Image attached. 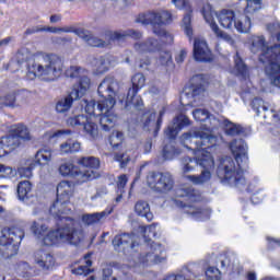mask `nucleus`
Wrapping results in <instances>:
<instances>
[{
    "mask_svg": "<svg viewBox=\"0 0 280 280\" xmlns=\"http://www.w3.org/2000/svg\"><path fill=\"white\" fill-rule=\"evenodd\" d=\"M114 248H119L122 246L124 248H135V235L130 234H122L117 235L113 240Z\"/></svg>",
    "mask_w": 280,
    "mask_h": 280,
    "instance_id": "obj_25",
    "label": "nucleus"
},
{
    "mask_svg": "<svg viewBox=\"0 0 280 280\" xmlns=\"http://www.w3.org/2000/svg\"><path fill=\"white\" fill-rule=\"evenodd\" d=\"M114 159L115 161L120 163V167H126V165H128V163L130 162V156H128L127 154H116Z\"/></svg>",
    "mask_w": 280,
    "mask_h": 280,
    "instance_id": "obj_52",
    "label": "nucleus"
},
{
    "mask_svg": "<svg viewBox=\"0 0 280 280\" xmlns=\"http://www.w3.org/2000/svg\"><path fill=\"white\" fill-rule=\"evenodd\" d=\"M234 71L236 72V75L243 78V80H246L249 75L248 66L244 62L240 52H236L234 56Z\"/></svg>",
    "mask_w": 280,
    "mask_h": 280,
    "instance_id": "obj_26",
    "label": "nucleus"
},
{
    "mask_svg": "<svg viewBox=\"0 0 280 280\" xmlns=\"http://www.w3.org/2000/svg\"><path fill=\"white\" fill-rule=\"evenodd\" d=\"M218 19L221 26H223L225 30H231L233 24H235V11L223 9L219 13Z\"/></svg>",
    "mask_w": 280,
    "mask_h": 280,
    "instance_id": "obj_23",
    "label": "nucleus"
},
{
    "mask_svg": "<svg viewBox=\"0 0 280 280\" xmlns=\"http://www.w3.org/2000/svg\"><path fill=\"white\" fill-rule=\"evenodd\" d=\"M199 12L206 23H208V25H211V2H209V0L201 2L199 7Z\"/></svg>",
    "mask_w": 280,
    "mask_h": 280,
    "instance_id": "obj_38",
    "label": "nucleus"
},
{
    "mask_svg": "<svg viewBox=\"0 0 280 280\" xmlns=\"http://www.w3.org/2000/svg\"><path fill=\"white\" fill-rule=\"evenodd\" d=\"M167 259L165 248L161 244L154 243L150 252L140 256L139 264L142 266H154V264H163Z\"/></svg>",
    "mask_w": 280,
    "mask_h": 280,
    "instance_id": "obj_14",
    "label": "nucleus"
},
{
    "mask_svg": "<svg viewBox=\"0 0 280 280\" xmlns=\"http://www.w3.org/2000/svg\"><path fill=\"white\" fill-rule=\"evenodd\" d=\"M247 280H257V275L255 272H249L247 275Z\"/></svg>",
    "mask_w": 280,
    "mask_h": 280,
    "instance_id": "obj_62",
    "label": "nucleus"
},
{
    "mask_svg": "<svg viewBox=\"0 0 280 280\" xmlns=\"http://www.w3.org/2000/svg\"><path fill=\"white\" fill-rule=\"evenodd\" d=\"M36 240L44 246H58V244H78L82 233L75 231L72 225H65L55 230H49L46 224L34 221L31 226Z\"/></svg>",
    "mask_w": 280,
    "mask_h": 280,
    "instance_id": "obj_4",
    "label": "nucleus"
},
{
    "mask_svg": "<svg viewBox=\"0 0 280 280\" xmlns=\"http://www.w3.org/2000/svg\"><path fill=\"white\" fill-rule=\"evenodd\" d=\"M185 126H189V118L185 115H179L173 120V125L168 127L166 135L170 139H174Z\"/></svg>",
    "mask_w": 280,
    "mask_h": 280,
    "instance_id": "obj_22",
    "label": "nucleus"
},
{
    "mask_svg": "<svg viewBox=\"0 0 280 280\" xmlns=\"http://www.w3.org/2000/svg\"><path fill=\"white\" fill-rule=\"evenodd\" d=\"M113 210L106 212H97V213H92V214H84L82 217V222H84V224L91 225V224H97V222H100L103 218H106V215H110V212Z\"/></svg>",
    "mask_w": 280,
    "mask_h": 280,
    "instance_id": "obj_33",
    "label": "nucleus"
},
{
    "mask_svg": "<svg viewBox=\"0 0 280 280\" xmlns=\"http://www.w3.org/2000/svg\"><path fill=\"white\" fill-rule=\"evenodd\" d=\"M118 194V196L116 197V202H121V200H122V196H124V194H121V192H117Z\"/></svg>",
    "mask_w": 280,
    "mask_h": 280,
    "instance_id": "obj_64",
    "label": "nucleus"
},
{
    "mask_svg": "<svg viewBox=\"0 0 280 280\" xmlns=\"http://www.w3.org/2000/svg\"><path fill=\"white\" fill-rule=\"evenodd\" d=\"M32 56V51H30L27 47H22L14 55L10 65H14V62H16V65H23V62H27V60H31Z\"/></svg>",
    "mask_w": 280,
    "mask_h": 280,
    "instance_id": "obj_29",
    "label": "nucleus"
},
{
    "mask_svg": "<svg viewBox=\"0 0 280 280\" xmlns=\"http://www.w3.org/2000/svg\"><path fill=\"white\" fill-rule=\"evenodd\" d=\"M138 232L140 235H158V233H161V228L156 224H151L149 226H139Z\"/></svg>",
    "mask_w": 280,
    "mask_h": 280,
    "instance_id": "obj_43",
    "label": "nucleus"
},
{
    "mask_svg": "<svg viewBox=\"0 0 280 280\" xmlns=\"http://www.w3.org/2000/svg\"><path fill=\"white\" fill-rule=\"evenodd\" d=\"M211 30L215 34L217 38H221L222 40H229V34L220 30V26H218V24L213 20L211 21Z\"/></svg>",
    "mask_w": 280,
    "mask_h": 280,
    "instance_id": "obj_47",
    "label": "nucleus"
},
{
    "mask_svg": "<svg viewBox=\"0 0 280 280\" xmlns=\"http://www.w3.org/2000/svg\"><path fill=\"white\" fill-rule=\"evenodd\" d=\"M62 59L57 55H39L35 57L32 66L28 67L26 78L28 80H44V82H55L62 75Z\"/></svg>",
    "mask_w": 280,
    "mask_h": 280,
    "instance_id": "obj_6",
    "label": "nucleus"
},
{
    "mask_svg": "<svg viewBox=\"0 0 280 280\" xmlns=\"http://www.w3.org/2000/svg\"><path fill=\"white\" fill-rule=\"evenodd\" d=\"M33 261L35 266H38L40 270H50L52 266H56V258L51 253L45 249H37L33 254Z\"/></svg>",
    "mask_w": 280,
    "mask_h": 280,
    "instance_id": "obj_17",
    "label": "nucleus"
},
{
    "mask_svg": "<svg viewBox=\"0 0 280 280\" xmlns=\"http://www.w3.org/2000/svg\"><path fill=\"white\" fill-rule=\"evenodd\" d=\"M10 43H12V37H7V38L0 40V49L8 47V45H10Z\"/></svg>",
    "mask_w": 280,
    "mask_h": 280,
    "instance_id": "obj_60",
    "label": "nucleus"
},
{
    "mask_svg": "<svg viewBox=\"0 0 280 280\" xmlns=\"http://www.w3.org/2000/svg\"><path fill=\"white\" fill-rule=\"evenodd\" d=\"M136 51L139 54H159L163 48L159 39L154 37H149L143 44L135 45Z\"/></svg>",
    "mask_w": 280,
    "mask_h": 280,
    "instance_id": "obj_21",
    "label": "nucleus"
},
{
    "mask_svg": "<svg viewBox=\"0 0 280 280\" xmlns=\"http://www.w3.org/2000/svg\"><path fill=\"white\" fill-rule=\"evenodd\" d=\"M81 148L82 145L80 142L75 140H68L59 145L58 154H60V156H65V154H75V152H80Z\"/></svg>",
    "mask_w": 280,
    "mask_h": 280,
    "instance_id": "obj_24",
    "label": "nucleus"
},
{
    "mask_svg": "<svg viewBox=\"0 0 280 280\" xmlns=\"http://www.w3.org/2000/svg\"><path fill=\"white\" fill-rule=\"evenodd\" d=\"M128 183V176L120 175L116 182L117 185V194H125L124 187H126Z\"/></svg>",
    "mask_w": 280,
    "mask_h": 280,
    "instance_id": "obj_49",
    "label": "nucleus"
},
{
    "mask_svg": "<svg viewBox=\"0 0 280 280\" xmlns=\"http://www.w3.org/2000/svg\"><path fill=\"white\" fill-rule=\"evenodd\" d=\"M61 135H69V131H47L44 135L45 141H51V139H56L57 137H61Z\"/></svg>",
    "mask_w": 280,
    "mask_h": 280,
    "instance_id": "obj_51",
    "label": "nucleus"
},
{
    "mask_svg": "<svg viewBox=\"0 0 280 280\" xmlns=\"http://www.w3.org/2000/svg\"><path fill=\"white\" fill-rule=\"evenodd\" d=\"M201 130L183 136L184 145L189 150H194L197 164L203 167L200 176H187L188 180L194 185H202L211 178V172L209 171L211 165V129L203 125Z\"/></svg>",
    "mask_w": 280,
    "mask_h": 280,
    "instance_id": "obj_3",
    "label": "nucleus"
},
{
    "mask_svg": "<svg viewBox=\"0 0 280 280\" xmlns=\"http://www.w3.org/2000/svg\"><path fill=\"white\" fill-rule=\"evenodd\" d=\"M245 16H253V14H257L264 8V0H245Z\"/></svg>",
    "mask_w": 280,
    "mask_h": 280,
    "instance_id": "obj_28",
    "label": "nucleus"
},
{
    "mask_svg": "<svg viewBox=\"0 0 280 280\" xmlns=\"http://www.w3.org/2000/svg\"><path fill=\"white\" fill-rule=\"evenodd\" d=\"M35 159L39 165H48L51 163V159H54V151L51 149L44 148L36 153Z\"/></svg>",
    "mask_w": 280,
    "mask_h": 280,
    "instance_id": "obj_30",
    "label": "nucleus"
},
{
    "mask_svg": "<svg viewBox=\"0 0 280 280\" xmlns=\"http://www.w3.org/2000/svg\"><path fill=\"white\" fill-rule=\"evenodd\" d=\"M180 191H183V190H179V191L177 192V196H179V197L189 196V191H187V190H185L184 192H180Z\"/></svg>",
    "mask_w": 280,
    "mask_h": 280,
    "instance_id": "obj_63",
    "label": "nucleus"
},
{
    "mask_svg": "<svg viewBox=\"0 0 280 280\" xmlns=\"http://www.w3.org/2000/svg\"><path fill=\"white\" fill-rule=\"evenodd\" d=\"M75 187L73 183L62 180L57 185V200L50 207V214L54 215L57 220H66L69 222L71 218L67 217L71 213V208H69V202L73 196Z\"/></svg>",
    "mask_w": 280,
    "mask_h": 280,
    "instance_id": "obj_8",
    "label": "nucleus"
},
{
    "mask_svg": "<svg viewBox=\"0 0 280 280\" xmlns=\"http://www.w3.org/2000/svg\"><path fill=\"white\" fill-rule=\"evenodd\" d=\"M21 145L19 137L15 135L4 136L0 139V159L1 156H5V154H10V152L16 150Z\"/></svg>",
    "mask_w": 280,
    "mask_h": 280,
    "instance_id": "obj_20",
    "label": "nucleus"
},
{
    "mask_svg": "<svg viewBox=\"0 0 280 280\" xmlns=\"http://www.w3.org/2000/svg\"><path fill=\"white\" fill-rule=\"evenodd\" d=\"M158 62L163 67H170L172 65V52L162 48L156 55Z\"/></svg>",
    "mask_w": 280,
    "mask_h": 280,
    "instance_id": "obj_42",
    "label": "nucleus"
},
{
    "mask_svg": "<svg viewBox=\"0 0 280 280\" xmlns=\"http://www.w3.org/2000/svg\"><path fill=\"white\" fill-rule=\"evenodd\" d=\"M211 148H223L226 145V141L224 137H222V132H224L228 137H240V135H244L246 129L242 127V125H237L232 122L229 119H220L212 116L211 118Z\"/></svg>",
    "mask_w": 280,
    "mask_h": 280,
    "instance_id": "obj_7",
    "label": "nucleus"
},
{
    "mask_svg": "<svg viewBox=\"0 0 280 280\" xmlns=\"http://www.w3.org/2000/svg\"><path fill=\"white\" fill-rule=\"evenodd\" d=\"M19 174H20L21 178H32V168L22 167L19 170Z\"/></svg>",
    "mask_w": 280,
    "mask_h": 280,
    "instance_id": "obj_55",
    "label": "nucleus"
},
{
    "mask_svg": "<svg viewBox=\"0 0 280 280\" xmlns=\"http://www.w3.org/2000/svg\"><path fill=\"white\" fill-rule=\"evenodd\" d=\"M109 143L112 148H118V145H121V143H124V133L114 131L109 137Z\"/></svg>",
    "mask_w": 280,
    "mask_h": 280,
    "instance_id": "obj_45",
    "label": "nucleus"
},
{
    "mask_svg": "<svg viewBox=\"0 0 280 280\" xmlns=\"http://www.w3.org/2000/svg\"><path fill=\"white\" fill-rule=\"evenodd\" d=\"M86 40L91 47H104V42L97 37H88Z\"/></svg>",
    "mask_w": 280,
    "mask_h": 280,
    "instance_id": "obj_53",
    "label": "nucleus"
},
{
    "mask_svg": "<svg viewBox=\"0 0 280 280\" xmlns=\"http://www.w3.org/2000/svg\"><path fill=\"white\" fill-rule=\"evenodd\" d=\"M185 58H187V51L180 50V51L177 54L175 60H176V62H183V61L185 60Z\"/></svg>",
    "mask_w": 280,
    "mask_h": 280,
    "instance_id": "obj_59",
    "label": "nucleus"
},
{
    "mask_svg": "<svg viewBox=\"0 0 280 280\" xmlns=\"http://www.w3.org/2000/svg\"><path fill=\"white\" fill-rule=\"evenodd\" d=\"M11 132L18 137V139H22L23 141H31L32 133H30V129H27L25 126H14L11 128Z\"/></svg>",
    "mask_w": 280,
    "mask_h": 280,
    "instance_id": "obj_36",
    "label": "nucleus"
},
{
    "mask_svg": "<svg viewBox=\"0 0 280 280\" xmlns=\"http://www.w3.org/2000/svg\"><path fill=\"white\" fill-rule=\"evenodd\" d=\"M153 33L155 36H159L161 43L170 44L174 42V36L164 28H156V26L153 27Z\"/></svg>",
    "mask_w": 280,
    "mask_h": 280,
    "instance_id": "obj_39",
    "label": "nucleus"
},
{
    "mask_svg": "<svg viewBox=\"0 0 280 280\" xmlns=\"http://www.w3.org/2000/svg\"><path fill=\"white\" fill-rule=\"evenodd\" d=\"M32 194V183L30 180L20 182L18 185V198L19 200H27Z\"/></svg>",
    "mask_w": 280,
    "mask_h": 280,
    "instance_id": "obj_31",
    "label": "nucleus"
},
{
    "mask_svg": "<svg viewBox=\"0 0 280 280\" xmlns=\"http://www.w3.org/2000/svg\"><path fill=\"white\" fill-rule=\"evenodd\" d=\"M23 231L13 229H3L0 235V250L3 257H14L19 253V246L24 237Z\"/></svg>",
    "mask_w": 280,
    "mask_h": 280,
    "instance_id": "obj_9",
    "label": "nucleus"
},
{
    "mask_svg": "<svg viewBox=\"0 0 280 280\" xmlns=\"http://www.w3.org/2000/svg\"><path fill=\"white\" fill-rule=\"evenodd\" d=\"M192 117L196 121H208V124H211V120H209V112L205 109H196L192 112Z\"/></svg>",
    "mask_w": 280,
    "mask_h": 280,
    "instance_id": "obj_46",
    "label": "nucleus"
},
{
    "mask_svg": "<svg viewBox=\"0 0 280 280\" xmlns=\"http://www.w3.org/2000/svg\"><path fill=\"white\" fill-rule=\"evenodd\" d=\"M230 150L234 156H225L219 160L215 174L222 185L229 187H246L244 167L248 166V145L244 139H234L230 143Z\"/></svg>",
    "mask_w": 280,
    "mask_h": 280,
    "instance_id": "obj_2",
    "label": "nucleus"
},
{
    "mask_svg": "<svg viewBox=\"0 0 280 280\" xmlns=\"http://www.w3.org/2000/svg\"><path fill=\"white\" fill-rule=\"evenodd\" d=\"M192 58L197 62H209L211 60V48H209V43L205 37H195Z\"/></svg>",
    "mask_w": 280,
    "mask_h": 280,
    "instance_id": "obj_16",
    "label": "nucleus"
},
{
    "mask_svg": "<svg viewBox=\"0 0 280 280\" xmlns=\"http://www.w3.org/2000/svg\"><path fill=\"white\" fill-rule=\"evenodd\" d=\"M16 270L20 272V275H26V277H36L38 275V271L32 269L30 264L25 261H21L16 265Z\"/></svg>",
    "mask_w": 280,
    "mask_h": 280,
    "instance_id": "obj_40",
    "label": "nucleus"
},
{
    "mask_svg": "<svg viewBox=\"0 0 280 280\" xmlns=\"http://www.w3.org/2000/svg\"><path fill=\"white\" fill-rule=\"evenodd\" d=\"M91 254H88L84 256V261H85V267L84 266H80L77 269H72V275H79V276H86L89 275V272H91V266L93 262H91Z\"/></svg>",
    "mask_w": 280,
    "mask_h": 280,
    "instance_id": "obj_41",
    "label": "nucleus"
},
{
    "mask_svg": "<svg viewBox=\"0 0 280 280\" xmlns=\"http://www.w3.org/2000/svg\"><path fill=\"white\" fill-rule=\"evenodd\" d=\"M67 78L77 79V84L72 86V91L68 96L60 98L56 103V113L65 115V113H69L71 107L73 106V102L77 100H81L84 97L86 93H89V89H91V79L86 75V70L78 67L71 66L66 71Z\"/></svg>",
    "mask_w": 280,
    "mask_h": 280,
    "instance_id": "obj_5",
    "label": "nucleus"
},
{
    "mask_svg": "<svg viewBox=\"0 0 280 280\" xmlns=\"http://www.w3.org/2000/svg\"><path fill=\"white\" fill-rule=\"evenodd\" d=\"M147 183L151 189L160 194H167V191H172L174 187V179H172V175L170 174L151 172L147 176Z\"/></svg>",
    "mask_w": 280,
    "mask_h": 280,
    "instance_id": "obj_12",
    "label": "nucleus"
},
{
    "mask_svg": "<svg viewBox=\"0 0 280 280\" xmlns=\"http://www.w3.org/2000/svg\"><path fill=\"white\" fill-rule=\"evenodd\" d=\"M35 32H50L51 34H62L65 33H71L73 32L71 27H44V28H37Z\"/></svg>",
    "mask_w": 280,
    "mask_h": 280,
    "instance_id": "obj_48",
    "label": "nucleus"
},
{
    "mask_svg": "<svg viewBox=\"0 0 280 280\" xmlns=\"http://www.w3.org/2000/svg\"><path fill=\"white\" fill-rule=\"evenodd\" d=\"M60 21V15H51L50 23H58Z\"/></svg>",
    "mask_w": 280,
    "mask_h": 280,
    "instance_id": "obj_61",
    "label": "nucleus"
},
{
    "mask_svg": "<svg viewBox=\"0 0 280 280\" xmlns=\"http://www.w3.org/2000/svg\"><path fill=\"white\" fill-rule=\"evenodd\" d=\"M131 83L132 88L129 89L127 96H118V100L126 110H132V108L141 110L143 100H141V96L137 95V92L139 89H143L145 86V77L142 73H137L132 77Z\"/></svg>",
    "mask_w": 280,
    "mask_h": 280,
    "instance_id": "obj_10",
    "label": "nucleus"
},
{
    "mask_svg": "<svg viewBox=\"0 0 280 280\" xmlns=\"http://www.w3.org/2000/svg\"><path fill=\"white\" fill-rule=\"evenodd\" d=\"M173 5L177 8V10H185V15L182 20V28L184 30L186 36L191 38L194 36V28L191 27V16L194 14V8L191 7V2L189 0H171Z\"/></svg>",
    "mask_w": 280,
    "mask_h": 280,
    "instance_id": "obj_13",
    "label": "nucleus"
},
{
    "mask_svg": "<svg viewBox=\"0 0 280 280\" xmlns=\"http://www.w3.org/2000/svg\"><path fill=\"white\" fill-rule=\"evenodd\" d=\"M126 36H131V38L139 40V38H141L143 35L139 31L135 30H128L124 33L114 32L110 34L112 40H121V38H126Z\"/></svg>",
    "mask_w": 280,
    "mask_h": 280,
    "instance_id": "obj_35",
    "label": "nucleus"
},
{
    "mask_svg": "<svg viewBox=\"0 0 280 280\" xmlns=\"http://www.w3.org/2000/svg\"><path fill=\"white\" fill-rule=\"evenodd\" d=\"M138 22L142 25H168L172 22V13L170 11L149 12L140 15Z\"/></svg>",
    "mask_w": 280,
    "mask_h": 280,
    "instance_id": "obj_15",
    "label": "nucleus"
},
{
    "mask_svg": "<svg viewBox=\"0 0 280 280\" xmlns=\"http://www.w3.org/2000/svg\"><path fill=\"white\" fill-rule=\"evenodd\" d=\"M135 211L141 218L152 220V212H150V205L145 201H138L135 206Z\"/></svg>",
    "mask_w": 280,
    "mask_h": 280,
    "instance_id": "obj_34",
    "label": "nucleus"
},
{
    "mask_svg": "<svg viewBox=\"0 0 280 280\" xmlns=\"http://www.w3.org/2000/svg\"><path fill=\"white\" fill-rule=\"evenodd\" d=\"M209 89V75L201 74L199 77V83L197 85H192L191 88V97L195 102H200L203 97L209 95L207 90Z\"/></svg>",
    "mask_w": 280,
    "mask_h": 280,
    "instance_id": "obj_18",
    "label": "nucleus"
},
{
    "mask_svg": "<svg viewBox=\"0 0 280 280\" xmlns=\"http://www.w3.org/2000/svg\"><path fill=\"white\" fill-rule=\"evenodd\" d=\"M261 106H264V98L255 97L252 101V108L253 110H256V113H259Z\"/></svg>",
    "mask_w": 280,
    "mask_h": 280,
    "instance_id": "obj_54",
    "label": "nucleus"
},
{
    "mask_svg": "<svg viewBox=\"0 0 280 280\" xmlns=\"http://www.w3.org/2000/svg\"><path fill=\"white\" fill-rule=\"evenodd\" d=\"M250 200L254 205H259V202L264 200V195L260 194L259 191H256L252 195Z\"/></svg>",
    "mask_w": 280,
    "mask_h": 280,
    "instance_id": "obj_58",
    "label": "nucleus"
},
{
    "mask_svg": "<svg viewBox=\"0 0 280 280\" xmlns=\"http://www.w3.org/2000/svg\"><path fill=\"white\" fill-rule=\"evenodd\" d=\"M78 165L85 167L84 171L79 172L78 180L81 183H89V180H95L100 178V173H97V167H100V160L93 156L81 158L78 160Z\"/></svg>",
    "mask_w": 280,
    "mask_h": 280,
    "instance_id": "obj_11",
    "label": "nucleus"
},
{
    "mask_svg": "<svg viewBox=\"0 0 280 280\" xmlns=\"http://www.w3.org/2000/svg\"><path fill=\"white\" fill-rule=\"evenodd\" d=\"M27 97H30V93L26 91H21L18 93L13 92L4 95L1 98V102L4 106L16 108V106H21L22 104H25V100H27Z\"/></svg>",
    "mask_w": 280,
    "mask_h": 280,
    "instance_id": "obj_19",
    "label": "nucleus"
},
{
    "mask_svg": "<svg viewBox=\"0 0 280 280\" xmlns=\"http://www.w3.org/2000/svg\"><path fill=\"white\" fill-rule=\"evenodd\" d=\"M211 280H222V271L218 267H211Z\"/></svg>",
    "mask_w": 280,
    "mask_h": 280,
    "instance_id": "obj_57",
    "label": "nucleus"
},
{
    "mask_svg": "<svg viewBox=\"0 0 280 280\" xmlns=\"http://www.w3.org/2000/svg\"><path fill=\"white\" fill-rule=\"evenodd\" d=\"M117 93H119V82L113 77H106L98 85L101 98L97 101L96 107L95 102H84V112L81 115L68 118V126H83L85 135L95 139L100 132L96 121L97 117H101L100 124L103 130H110L117 121V116L113 113Z\"/></svg>",
    "mask_w": 280,
    "mask_h": 280,
    "instance_id": "obj_1",
    "label": "nucleus"
},
{
    "mask_svg": "<svg viewBox=\"0 0 280 280\" xmlns=\"http://www.w3.org/2000/svg\"><path fill=\"white\" fill-rule=\"evenodd\" d=\"M103 280H115V277H113V268L106 267L103 269Z\"/></svg>",
    "mask_w": 280,
    "mask_h": 280,
    "instance_id": "obj_56",
    "label": "nucleus"
},
{
    "mask_svg": "<svg viewBox=\"0 0 280 280\" xmlns=\"http://www.w3.org/2000/svg\"><path fill=\"white\" fill-rule=\"evenodd\" d=\"M91 66L94 75H104L108 71V61L104 57L93 59Z\"/></svg>",
    "mask_w": 280,
    "mask_h": 280,
    "instance_id": "obj_27",
    "label": "nucleus"
},
{
    "mask_svg": "<svg viewBox=\"0 0 280 280\" xmlns=\"http://www.w3.org/2000/svg\"><path fill=\"white\" fill-rule=\"evenodd\" d=\"M0 176L1 178H14L16 176V168L0 164Z\"/></svg>",
    "mask_w": 280,
    "mask_h": 280,
    "instance_id": "obj_44",
    "label": "nucleus"
},
{
    "mask_svg": "<svg viewBox=\"0 0 280 280\" xmlns=\"http://www.w3.org/2000/svg\"><path fill=\"white\" fill-rule=\"evenodd\" d=\"M234 27L236 32L240 34H248L250 32V27H253V22L250 21V16L245 15L244 21L234 20Z\"/></svg>",
    "mask_w": 280,
    "mask_h": 280,
    "instance_id": "obj_32",
    "label": "nucleus"
},
{
    "mask_svg": "<svg viewBox=\"0 0 280 280\" xmlns=\"http://www.w3.org/2000/svg\"><path fill=\"white\" fill-rule=\"evenodd\" d=\"M59 174L61 176H77L78 178V174L80 173H78V168L75 165H73V163L66 162L59 166Z\"/></svg>",
    "mask_w": 280,
    "mask_h": 280,
    "instance_id": "obj_37",
    "label": "nucleus"
},
{
    "mask_svg": "<svg viewBox=\"0 0 280 280\" xmlns=\"http://www.w3.org/2000/svg\"><path fill=\"white\" fill-rule=\"evenodd\" d=\"M221 259H220V268L224 269L226 268V264H231V257H233V253L231 252H223L220 255Z\"/></svg>",
    "mask_w": 280,
    "mask_h": 280,
    "instance_id": "obj_50",
    "label": "nucleus"
}]
</instances>
